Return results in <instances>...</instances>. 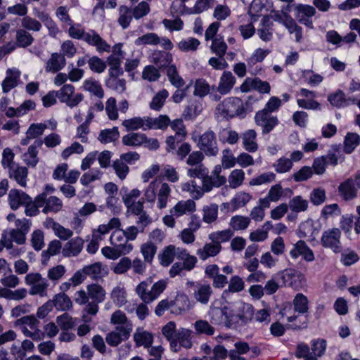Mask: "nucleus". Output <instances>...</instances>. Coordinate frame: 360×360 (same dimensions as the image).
<instances>
[{"mask_svg": "<svg viewBox=\"0 0 360 360\" xmlns=\"http://www.w3.org/2000/svg\"><path fill=\"white\" fill-rule=\"evenodd\" d=\"M236 83V78L230 71H224L220 77L217 91L222 95L229 94Z\"/></svg>", "mask_w": 360, "mask_h": 360, "instance_id": "cd10ccee", "label": "nucleus"}, {"mask_svg": "<svg viewBox=\"0 0 360 360\" xmlns=\"http://www.w3.org/2000/svg\"><path fill=\"white\" fill-rule=\"evenodd\" d=\"M209 316L212 324L224 326L226 328L232 327L231 309L227 307L212 308L209 311Z\"/></svg>", "mask_w": 360, "mask_h": 360, "instance_id": "9b49d317", "label": "nucleus"}, {"mask_svg": "<svg viewBox=\"0 0 360 360\" xmlns=\"http://www.w3.org/2000/svg\"><path fill=\"white\" fill-rule=\"evenodd\" d=\"M196 210V204L194 199L179 201L171 210L170 214L175 215L176 218L184 214H189Z\"/></svg>", "mask_w": 360, "mask_h": 360, "instance_id": "aec40b11", "label": "nucleus"}, {"mask_svg": "<svg viewBox=\"0 0 360 360\" xmlns=\"http://www.w3.org/2000/svg\"><path fill=\"white\" fill-rule=\"evenodd\" d=\"M110 240L113 248H131V245H127L128 241L122 231H115L110 236Z\"/></svg>", "mask_w": 360, "mask_h": 360, "instance_id": "69168bd1", "label": "nucleus"}, {"mask_svg": "<svg viewBox=\"0 0 360 360\" xmlns=\"http://www.w3.org/2000/svg\"><path fill=\"white\" fill-rule=\"evenodd\" d=\"M162 335L169 342L172 351L174 352H179V347L176 344L175 337L176 336L177 330L176 323L174 321H169L162 328Z\"/></svg>", "mask_w": 360, "mask_h": 360, "instance_id": "bb28decb", "label": "nucleus"}, {"mask_svg": "<svg viewBox=\"0 0 360 360\" xmlns=\"http://www.w3.org/2000/svg\"><path fill=\"white\" fill-rule=\"evenodd\" d=\"M158 196V207L160 209L166 207L167 200L171 193V188L168 184L162 183L159 180Z\"/></svg>", "mask_w": 360, "mask_h": 360, "instance_id": "58836bf2", "label": "nucleus"}, {"mask_svg": "<svg viewBox=\"0 0 360 360\" xmlns=\"http://www.w3.org/2000/svg\"><path fill=\"white\" fill-rule=\"evenodd\" d=\"M146 140V135L142 133L131 132L124 135L122 139L124 145L131 147H139Z\"/></svg>", "mask_w": 360, "mask_h": 360, "instance_id": "e433bc0d", "label": "nucleus"}, {"mask_svg": "<svg viewBox=\"0 0 360 360\" xmlns=\"http://www.w3.org/2000/svg\"><path fill=\"white\" fill-rule=\"evenodd\" d=\"M26 240L25 233L19 229H13L11 231H4L1 235L0 244L2 248H12V242L22 245Z\"/></svg>", "mask_w": 360, "mask_h": 360, "instance_id": "dca6fc26", "label": "nucleus"}, {"mask_svg": "<svg viewBox=\"0 0 360 360\" xmlns=\"http://www.w3.org/2000/svg\"><path fill=\"white\" fill-rule=\"evenodd\" d=\"M286 17L287 20L284 22V26L290 34L295 33L296 41L300 42L302 39V28L290 15H286Z\"/></svg>", "mask_w": 360, "mask_h": 360, "instance_id": "6e6d98bb", "label": "nucleus"}, {"mask_svg": "<svg viewBox=\"0 0 360 360\" xmlns=\"http://www.w3.org/2000/svg\"><path fill=\"white\" fill-rule=\"evenodd\" d=\"M152 62L160 69L168 68L171 65L173 58L172 55L164 51H155L153 53Z\"/></svg>", "mask_w": 360, "mask_h": 360, "instance_id": "c85d7f7f", "label": "nucleus"}, {"mask_svg": "<svg viewBox=\"0 0 360 360\" xmlns=\"http://www.w3.org/2000/svg\"><path fill=\"white\" fill-rule=\"evenodd\" d=\"M360 143V136L356 133L349 132L344 140V152L347 154L352 153Z\"/></svg>", "mask_w": 360, "mask_h": 360, "instance_id": "09e8293b", "label": "nucleus"}, {"mask_svg": "<svg viewBox=\"0 0 360 360\" xmlns=\"http://www.w3.org/2000/svg\"><path fill=\"white\" fill-rule=\"evenodd\" d=\"M172 314H181L190 308L189 299L185 294H178L174 300H172Z\"/></svg>", "mask_w": 360, "mask_h": 360, "instance_id": "c756f323", "label": "nucleus"}, {"mask_svg": "<svg viewBox=\"0 0 360 360\" xmlns=\"http://www.w3.org/2000/svg\"><path fill=\"white\" fill-rule=\"evenodd\" d=\"M119 18L117 19L118 24L123 28L127 29L129 27L133 19L131 8L125 5L119 7Z\"/></svg>", "mask_w": 360, "mask_h": 360, "instance_id": "ea45409f", "label": "nucleus"}, {"mask_svg": "<svg viewBox=\"0 0 360 360\" xmlns=\"http://www.w3.org/2000/svg\"><path fill=\"white\" fill-rule=\"evenodd\" d=\"M245 180V172L243 169H236L231 172L228 181L231 188H237L240 186Z\"/></svg>", "mask_w": 360, "mask_h": 360, "instance_id": "4d7b16f0", "label": "nucleus"}, {"mask_svg": "<svg viewBox=\"0 0 360 360\" xmlns=\"http://www.w3.org/2000/svg\"><path fill=\"white\" fill-rule=\"evenodd\" d=\"M322 158L327 162V165L336 166L338 164V160L341 159L343 161L345 158L341 154V147L338 145H333L331 148L328 151L327 155H323Z\"/></svg>", "mask_w": 360, "mask_h": 360, "instance_id": "79ce46f5", "label": "nucleus"}, {"mask_svg": "<svg viewBox=\"0 0 360 360\" xmlns=\"http://www.w3.org/2000/svg\"><path fill=\"white\" fill-rule=\"evenodd\" d=\"M254 316V308L248 303L241 301L236 304L235 309L231 310V319L233 320L232 327H235L237 324L239 326H245L250 321Z\"/></svg>", "mask_w": 360, "mask_h": 360, "instance_id": "20e7f679", "label": "nucleus"}, {"mask_svg": "<svg viewBox=\"0 0 360 360\" xmlns=\"http://www.w3.org/2000/svg\"><path fill=\"white\" fill-rule=\"evenodd\" d=\"M218 136L220 142L231 145L236 143L239 139L238 134L230 128L221 129L218 132Z\"/></svg>", "mask_w": 360, "mask_h": 360, "instance_id": "49530a36", "label": "nucleus"}, {"mask_svg": "<svg viewBox=\"0 0 360 360\" xmlns=\"http://www.w3.org/2000/svg\"><path fill=\"white\" fill-rule=\"evenodd\" d=\"M147 117H134L130 119L124 120L122 124L125 127L127 131H136L142 129L143 131L147 130Z\"/></svg>", "mask_w": 360, "mask_h": 360, "instance_id": "473e14b6", "label": "nucleus"}, {"mask_svg": "<svg viewBox=\"0 0 360 360\" xmlns=\"http://www.w3.org/2000/svg\"><path fill=\"white\" fill-rule=\"evenodd\" d=\"M341 231L338 228L325 231L321 237V243L325 248H339Z\"/></svg>", "mask_w": 360, "mask_h": 360, "instance_id": "4be33fe9", "label": "nucleus"}, {"mask_svg": "<svg viewBox=\"0 0 360 360\" xmlns=\"http://www.w3.org/2000/svg\"><path fill=\"white\" fill-rule=\"evenodd\" d=\"M251 198L252 195L248 193L243 191L237 193L231 201V211L234 212L240 207H245Z\"/></svg>", "mask_w": 360, "mask_h": 360, "instance_id": "603ef678", "label": "nucleus"}, {"mask_svg": "<svg viewBox=\"0 0 360 360\" xmlns=\"http://www.w3.org/2000/svg\"><path fill=\"white\" fill-rule=\"evenodd\" d=\"M215 0H196L193 7H188L183 5L181 15L200 14L212 8L215 4Z\"/></svg>", "mask_w": 360, "mask_h": 360, "instance_id": "6ab92c4d", "label": "nucleus"}, {"mask_svg": "<svg viewBox=\"0 0 360 360\" xmlns=\"http://www.w3.org/2000/svg\"><path fill=\"white\" fill-rule=\"evenodd\" d=\"M35 205L39 211V208H42L44 214L57 213L62 209L63 202L56 196H46L45 193H40L35 197Z\"/></svg>", "mask_w": 360, "mask_h": 360, "instance_id": "39448f33", "label": "nucleus"}, {"mask_svg": "<svg viewBox=\"0 0 360 360\" xmlns=\"http://www.w3.org/2000/svg\"><path fill=\"white\" fill-rule=\"evenodd\" d=\"M58 91V99L72 108L77 106L84 99V95L75 92V86L72 84H64Z\"/></svg>", "mask_w": 360, "mask_h": 360, "instance_id": "6e6552de", "label": "nucleus"}, {"mask_svg": "<svg viewBox=\"0 0 360 360\" xmlns=\"http://www.w3.org/2000/svg\"><path fill=\"white\" fill-rule=\"evenodd\" d=\"M34 41L32 34L24 29H18L16 31L15 42L18 47L27 48Z\"/></svg>", "mask_w": 360, "mask_h": 360, "instance_id": "8fccbe9b", "label": "nucleus"}, {"mask_svg": "<svg viewBox=\"0 0 360 360\" xmlns=\"http://www.w3.org/2000/svg\"><path fill=\"white\" fill-rule=\"evenodd\" d=\"M84 89L94 94L98 98H102L104 96V91L100 82L94 79H86L84 82Z\"/></svg>", "mask_w": 360, "mask_h": 360, "instance_id": "de8ad7c7", "label": "nucleus"}, {"mask_svg": "<svg viewBox=\"0 0 360 360\" xmlns=\"http://www.w3.org/2000/svg\"><path fill=\"white\" fill-rule=\"evenodd\" d=\"M131 326V324L117 326L115 330L106 335L105 340L107 343L112 347H116L122 341L127 340L132 330Z\"/></svg>", "mask_w": 360, "mask_h": 360, "instance_id": "f8f14e48", "label": "nucleus"}, {"mask_svg": "<svg viewBox=\"0 0 360 360\" xmlns=\"http://www.w3.org/2000/svg\"><path fill=\"white\" fill-rule=\"evenodd\" d=\"M53 302L54 307L58 310L66 311L72 307V301L70 297L64 292H60L55 295Z\"/></svg>", "mask_w": 360, "mask_h": 360, "instance_id": "5fc2aeb1", "label": "nucleus"}, {"mask_svg": "<svg viewBox=\"0 0 360 360\" xmlns=\"http://www.w3.org/2000/svg\"><path fill=\"white\" fill-rule=\"evenodd\" d=\"M211 87L207 81L202 78L195 80L193 94L203 98L210 93Z\"/></svg>", "mask_w": 360, "mask_h": 360, "instance_id": "680f3d73", "label": "nucleus"}, {"mask_svg": "<svg viewBox=\"0 0 360 360\" xmlns=\"http://www.w3.org/2000/svg\"><path fill=\"white\" fill-rule=\"evenodd\" d=\"M89 46H95L98 53H109L111 50L110 45L104 40L94 30H89L84 40Z\"/></svg>", "mask_w": 360, "mask_h": 360, "instance_id": "2eb2a0df", "label": "nucleus"}, {"mask_svg": "<svg viewBox=\"0 0 360 360\" xmlns=\"http://www.w3.org/2000/svg\"><path fill=\"white\" fill-rule=\"evenodd\" d=\"M217 115L223 119L233 118L241 115L244 111L243 103L240 98L229 97L218 104Z\"/></svg>", "mask_w": 360, "mask_h": 360, "instance_id": "7ed1b4c3", "label": "nucleus"}, {"mask_svg": "<svg viewBox=\"0 0 360 360\" xmlns=\"http://www.w3.org/2000/svg\"><path fill=\"white\" fill-rule=\"evenodd\" d=\"M242 92H248L250 90H256L261 94H269L271 90V86L268 82L262 81L258 77L245 79L240 86Z\"/></svg>", "mask_w": 360, "mask_h": 360, "instance_id": "4468645a", "label": "nucleus"}, {"mask_svg": "<svg viewBox=\"0 0 360 360\" xmlns=\"http://www.w3.org/2000/svg\"><path fill=\"white\" fill-rule=\"evenodd\" d=\"M198 146L207 156H216L219 153V148L215 133L212 130L204 132L199 138Z\"/></svg>", "mask_w": 360, "mask_h": 360, "instance_id": "0eeeda50", "label": "nucleus"}, {"mask_svg": "<svg viewBox=\"0 0 360 360\" xmlns=\"http://www.w3.org/2000/svg\"><path fill=\"white\" fill-rule=\"evenodd\" d=\"M84 272L86 276H89L91 278L96 280L103 276L102 275V264L101 262H95L90 265H86L83 267Z\"/></svg>", "mask_w": 360, "mask_h": 360, "instance_id": "0e129e2a", "label": "nucleus"}, {"mask_svg": "<svg viewBox=\"0 0 360 360\" xmlns=\"http://www.w3.org/2000/svg\"><path fill=\"white\" fill-rule=\"evenodd\" d=\"M250 218L242 215H235L230 219L229 226L233 231L245 230L250 225Z\"/></svg>", "mask_w": 360, "mask_h": 360, "instance_id": "c03bdc74", "label": "nucleus"}, {"mask_svg": "<svg viewBox=\"0 0 360 360\" xmlns=\"http://www.w3.org/2000/svg\"><path fill=\"white\" fill-rule=\"evenodd\" d=\"M295 17L299 22L309 28H313L311 18L315 15L316 8L310 5L298 4L295 6Z\"/></svg>", "mask_w": 360, "mask_h": 360, "instance_id": "ddd939ff", "label": "nucleus"}, {"mask_svg": "<svg viewBox=\"0 0 360 360\" xmlns=\"http://www.w3.org/2000/svg\"><path fill=\"white\" fill-rule=\"evenodd\" d=\"M202 221L208 224L215 223L218 219L219 206L211 203L202 207Z\"/></svg>", "mask_w": 360, "mask_h": 360, "instance_id": "4c0bfd02", "label": "nucleus"}, {"mask_svg": "<svg viewBox=\"0 0 360 360\" xmlns=\"http://www.w3.org/2000/svg\"><path fill=\"white\" fill-rule=\"evenodd\" d=\"M212 294V290L209 284H198L194 292V297L201 304H206Z\"/></svg>", "mask_w": 360, "mask_h": 360, "instance_id": "c9c22d12", "label": "nucleus"}, {"mask_svg": "<svg viewBox=\"0 0 360 360\" xmlns=\"http://www.w3.org/2000/svg\"><path fill=\"white\" fill-rule=\"evenodd\" d=\"M233 233L231 229L212 232L208 236L212 245L206 244L204 248H221V245L229 241L233 237Z\"/></svg>", "mask_w": 360, "mask_h": 360, "instance_id": "a211bd4d", "label": "nucleus"}, {"mask_svg": "<svg viewBox=\"0 0 360 360\" xmlns=\"http://www.w3.org/2000/svg\"><path fill=\"white\" fill-rule=\"evenodd\" d=\"M66 65V59L61 53H53L46 63L45 71L46 72L57 73Z\"/></svg>", "mask_w": 360, "mask_h": 360, "instance_id": "412c9836", "label": "nucleus"}, {"mask_svg": "<svg viewBox=\"0 0 360 360\" xmlns=\"http://www.w3.org/2000/svg\"><path fill=\"white\" fill-rule=\"evenodd\" d=\"M193 331L190 329L185 328H180L177 330L176 336L175 337L176 344L179 347V351L181 347L190 349L193 346L191 340V335Z\"/></svg>", "mask_w": 360, "mask_h": 360, "instance_id": "72a5a7b5", "label": "nucleus"}, {"mask_svg": "<svg viewBox=\"0 0 360 360\" xmlns=\"http://www.w3.org/2000/svg\"><path fill=\"white\" fill-rule=\"evenodd\" d=\"M134 340L137 346L143 345L145 347H150L153 341V337L151 333L143 331L136 333L134 335Z\"/></svg>", "mask_w": 360, "mask_h": 360, "instance_id": "774afa93", "label": "nucleus"}, {"mask_svg": "<svg viewBox=\"0 0 360 360\" xmlns=\"http://www.w3.org/2000/svg\"><path fill=\"white\" fill-rule=\"evenodd\" d=\"M255 121L257 126L262 127L264 134H269L278 124L276 116L273 115L270 112L259 110L255 116Z\"/></svg>", "mask_w": 360, "mask_h": 360, "instance_id": "9d476101", "label": "nucleus"}, {"mask_svg": "<svg viewBox=\"0 0 360 360\" xmlns=\"http://www.w3.org/2000/svg\"><path fill=\"white\" fill-rule=\"evenodd\" d=\"M183 191H186L190 193L191 198L194 200H198L203 196L201 186L197 184L195 180L192 179L181 185Z\"/></svg>", "mask_w": 360, "mask_h": 360, "instance_id": "37998d69", "label": "nucleus"}, {"mask_svg": "<svg viewBox=\"0 0 360 360\" xmlns=\"http://www.w3.org/2000/svg\"><path fill=\"white\" fill-rule=\"evenodd\" d=\"M200 42L198 39L190 37L186 39L181 40L178 44L179 49L184 52L195 51Z\"/></svg>", "mask_w": 360, "mask_h": 360, "instance_id": "338daca9", "label": "nucleus"}, {"mask_svg": "<svg viewBox=\"0 0 360 360\" xmlns=\"http://www.w3.org/2000/svg\"><path fill=\"white\" fill-rule=\"evenodd\" d=\"M257 133L254 129H248L241 135L243 146L245 150L254 153L258 149L256 142Z\"/></svg>", "mask_w": 360, "mask_h": 360, "instance_id": "7c9ffc66", "label": "nucleus"}, {"mask_svg": "<svg viewBox=\"0 0 360 360\" xmlns=\"http://www.w3.org/2000/svg\"><path fill=\"white\" fill-rule=\"evenodd\" d=\"M228 46L221 36L216 37L212 41L210 50L212 53L218 57H224L226 53Z\"/></svg>", "mask_w": 360, "mask_h": 360, "instance_id": "3c124183", "label": "nucleus"}, {"mask_svg": "<svg viewBox=\"0 0 360 360\" xmlns=\"http://www.w3.org/2000/svg\"><path fill=\"white\" fill-rule=\"evenodd\" d=\"M25 283L32 285L30 294L32 295H39L41 297L46 295V289L49 286L47 280L41 277L39 273H30L25 276Z\"/></svg>", "mask_w": 360, "mask_h": 360, "instance_id": "1a4fd4ad", "label": "nucleus"}, {"mask_svg": "<svg viewBox=\"0 0 360 360\" xmlns=\"http://www.w3.org/2000/svg\"><path fill=\"white\" fill-rule=\"evenodd\" d=\"M86 288L89 298L92 300V302L86 305L84 311L89 314L96 315L98 311V304L105 300V291L102 286L98 284L88 285Z\"/></svg>", "mask_w": 360, "mask_h": 360, "instance_id": "423d86ee", "label": "nucleus"}, {"mask_svg": "<svg viewBox=\"0 0 360 360\" xmlns=\"http://www.w3.org/2000/svg\"><path fill=\"white\" fill-rule=\"evenodd\" d=\"M160 37L154 32L146 33L141 37L137 38L135 41V44L137 46L153 45L156 46L160 44Z\"/></svg>", "mask_w": 360, "mask_h": 360, "instance_id": "bf43d9fd", "label": "nucleus"}, {"mask_svg": "<svg viewBox=\"0 0 360 360\" xmlns=\"http://www.w3.org/2000/svg\"><path fill=\"white\" fill-rule=\"evenodd\" d=\"M147 120L148 121L147 130L150 129L165 130L170 124V119L165 115H161L155 119L147 117Z\"/></svg>", "mask_w": 360, "mask_h": 360, "instance_id": "a19ab883", "label": "nucleus"}, {"mask_svg": "<svg viewBox=\"0 0 360 360\" xmlns=\"http://www.w3.org/2000/svg\"><path fill=\"white\" fill-rule=\"evenodd\" d=\"M168 96L169 92L166 89L158 91L153 98L150 108L155 110H160Z\"/></svg>", "mask_w": 360, "mask_h": 360, "instance_id": "e2e57ef3", "label": "nucleus"}, {"mask_svg": "<svg viewBox=\"0 0 360 360\" xmlns=\"http://www.w3.org/2000/svg\"><path fill=\"white\" fill-rule=\"evenodd\" d=\"M28 169L18 164L8 169L10 179L15 180L22 187H26Z\"/></svg>", "mask_w": 360, "mask_h": 360, "instance_id": "a878e982", "label": "nucleus"}, {"mask_svg": "<svg viewBox=\"0 0 360 360\" xmlns=\"http://www.w3.org/2000/svg\"><path fill=\"white\" fill-rule=\"evenodd\" d=\"M328 100L330 103L336 108H340L356 103V99L353 97H347L342 90L328 96Z\"/></svg>", "mask_w": 360, "mask_h": 360, "instance_id": "393cba45", "label": "nucleus"}, {"mask_svg": "<svg viewBox=\"0 0 360 360\" xmlns=\"http://www.w3.org/2000/svg\"><path fill=\"white\" fill-rule=\"evenodd\" d=\"M122 75H108L105 81V85L108 89L122 94L126 90V80L119 78Z\"/></svg>", "mask_w": 360, "mask_h": 360, "instance_id": "2f4dec72", "label": "nucleus"}, {"mask_svg": "<svg viewBox=\"0 0 360 360\" xmlns=\"http://www.w3.org/2000/svg\"><path fill=\"white\" fill-rule=\"evenodd\" d=\"M151 284V281H144L141 282L136 288L137 295L144 303H150L153 301L150 289Z\"/></svg>", "mask_w": 360, "mask_h": 360, "instance_id": "f704fd0d", "label": "nucleus"}, {"mask_svg": "<svg viewBox=\"0 0 360 360\" xmlns=\"http://www.w3.org/2000/svg\"><path fill=\"white\" fill-rule=\"evenodd\" d=\"M39 323L35 316L27 315L15 321L14 326L19 327L25 336L39 341L44 339L42 330L38 328Z\"/></svg>", "mask_w": 360, "mask_h": 360, "instance_id": "f03ea898", "label": "nucleus"}, {"mask_svg": "<svg viewBox=\"0 0 360 360\" xmlns=\"http://www.w3.org/2000/svg\"><path fill=\"white\" fill-rule=\"evenodd\" d=\"M43 145L42 139H37L30 145L27 151L23 155V161L25 164L32 167H34L39 162L38 148H41Z\"/></svg>", "mask_w": 360, "mask_h": 360, "instance_id": "b1692460", "label": "nucleus"}, {"mask_svg": "<svg viewBox=\"0 0 360 360\" xmlns=\"http://www.w3.org/2000/svg\"><path fill=\"white\" fill-rule=\"evenodd\" d=\"M167 75L170 83L176 88H181L184 86L185 82L183 78L179 75L176 67L174 65H171L167 69Z\"/></svg>", "mask_w": 360, "mask_h": 360, "instance_id": "864d4df0", "label": "nucleus"}, {"mask_svg": "<svg viewBox=\"0 0 360 360\" xmlns=\"http://www.w3.org/2000/svg\"><path fill=\"white\" fill-rule=\"evenodd\" d=\"M20 75V71L15 68L6 70V76L1 84L4 93H8L18 86Z\"/></svg>", "mask_w": 360, "mask_h": 360, "instance_id": "5701e85b", "label": "nucleus"}, {"mask_svg": "<svg viewBox=\"0 0 360 360\" xmlns=\"http://www.w3.org/2000/svg\"><path fill=\"white\" fill-rule=\"evenodd\" d=\"M120 137V132L117 127L112 129H105L100 131L98 140L104 144L117 141Z\"/></svg>", "mask_w": 360, "mask_h": 360, "instance_id": "a18cd8bd", "label": "nucleus"}, {"mask_svg": "<svg viewBox=\"0 0 360 360\" xmlns=\"http://www.w3.org/2000/svg\"><path fill=\"white\" fill-rule=\"evenodd\" d=\"M308 303V299L305 295L302 293L297 294L293 300L295 311H297L300 314L307 313L309 309Z\"/></svg>", "mask_w": 360, "mask_h": 360, "instance_id": "052dcab7", "label": "nucleus"}, {"mask_svg": "<svg viewBox=\"0 0 360 360\" xmlns=\"http://www.w3.org/2000/svg\"><path fill=\"white\" fill-rule=\"evenodd\" d=\"M194 328L197 335H206L211 336L214 335L215 329L210 323L205 320L200 319L194 323Z\"/></svg>", "mask_w": 360, "mask_h": 360, "instance_id": "13d9d810", "label": "nucleus"}, {"mask_svg": "<svg viewBox=\"0 0 360 360\" xmlns=\"http://www.w3.org/2000/svg\"><path fill=\"white\" fill-rule=\"evenodd\" d=\"M340 196L345 201L352 200L357 197V188L354 179L348 178L338 187Z\"/></svg>", "mask_w": 360, "mask_h": 360, "instance_id": "f3484780", "label": "nucleus"}, {"mask_svg": "<svg viewBox=\"0 0 360 360\" xmlns=\"http://www.w3.org/2000/svg\"><path fill=\"white\" fill-rule=\"evenodd\" d=\"M8 202L13 210L20 207H25V213L27 216L34 217L39 214L35 205V198L33 200L25 192L16 188L11 189L8 193Z\"/></svg>", "mask_w": 360, "mask_h": 360, "instance_id": "f257e3e1", "label": "nucleus"}]
</instances>
